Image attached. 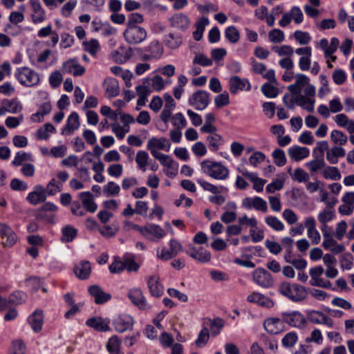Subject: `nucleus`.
Returning a JSON list of instances; mask_svg holds the SVG:
<instances>
[{
    "label": "nucleus",
    "instance_id": "obj_62",
    "mask_svg": "<svg viewBox=\"0 0 354 354\" xmlns=\"http://www.w3.org/2000/svg\"><path fill=\"white\" fill-rule=\"evenodd\" d=\"M144 21V17L138 12H133L129 15L127 26H138V24Z\"/></svg>",
    "mask_w": 354,
    "mask_h": 354
},
{
    "label": "nucleus",
    "instance_id": "obj_19",
    "mask_svg": "<svg viewBox=\"0 0 354 354\" xmlns=\"http://www.w3.org/2000/svg\"><path fill=\"white\" fill-rule=\"evenodd\" d=\"M247 301L250 303L257 304L261 307L268 308H272L274 306V301L272 299L266 297L261 293L254 292L247 297Z\"/></svg>",
    "mask_w": 354,
    "mask_h": 354
},
{
    "label": "nucleus",
    "instance_id": "obj_59",
    "mask_svg": "<svg viewBox=\"0 0 354 354\" xmlns=\"http://www.w3.org/2000/svg\"><path fill=\"white\" fill-rule=\"evenodd\" d=\"M74 37L68 32H62L61 34V41L59 44L61 48H68L71 47L74 44Z\"/></svg>",
    "mask_w": 354,
    "mask_h": 354
},
{
    "label": "nucleus",
    "instance_id": "obj_31",
    "mask_svg": "<svg viewBox=\"0 0 354 354\" xmlns=\"http://www.w3.org/2000/svg\"><path fill=\"white\" fill-rule=\"evenodd\" d=\"M206 141L209 149L212 152L217 151L220 146L223 145L224 143L222 136L218 133L209 135L206 138Z\"/></svg>",
    "mask_w": 354,
    "mask_h": 354
},
{
    "label": "nucleus",
    "instance_id": "obj_22",
    "mask_svg": "<svg viewBox=\"0 0 354 354\" xmlns=\"http://www.w3.org/2000/svg\"><path fill=\"white\" fill-rule=\"evenodd\" d=\"M80 127V118L77 112H72L68 117L66 124L62 129V134L68 136Z\"/></svg>",
    "mask_w": 354,
    "mask_h": 354
},
{
    "label": "nucleus",
    "instance_id": "obj_16",
    "mask_svg": "<svg viewBox=\"0 0 354 354\" xmlns=\"http://www.w3.org/2000/svg\"><path fill=\"white\" fill-rule=\"evenodd\" d=\"M63 71L66 73L73 74V76H82L86 70L84 66L80 64L76 59H71L63 63Z\"/></svg>",
    "mask_w": 354,
    "mask_h": 354
},
{
    "label": "nucleus",
    "instance_id": "obj_27",
    "mask_svg": "<svg viewBox=\"0 0 354 354\" xmlns=\"http://www.w3.org/2000/svg\"><path fill=\"white\" fill-rule=\"evenodd\" d=\"M128 297L133 304L138 306L140 309L146 308L147 303L140 289L135 288L130 290L128 293Z\"/></svg>",
    "mask_w": 354,
    "mask_h": 354
},
{
    "label": "nucleus",
    "instance_id": "obj_13",
    "mask_svg": "<svg viewBox=\"0 0 354 354\" xmlns=\"http://www.w3.org/2000/svg\"><path fill=\"white\" fill-rule=\"evenodd\" d=\"M242 206L247 209L254 208L262 212H266L268 210L266 201L259 196H255L254 198L246 197L243 198Z\"/></svg>",
    "mask_w": 354,
    "mask_h": 354
},
{
    "label": "nucleus",
    "instance_id": "obj_6",
    "mask_svg": "<svg viewBox=\"0 0 354 354\" xmlns=\"http://www.w3.org/2000/svg\"><path fill=\"white\" fill-rule=\"evenodd\" d=\"M210 102V93L204 90H198L192 94L188 103L196 110L203 111Z\"/></svg>",
    "mask_w": 354,
    "mask_h": 354
},
{
    "label": "nucleus",
    "instance_id": "obj_30",
    "mask_svg": "<svg viewBox=\"0 0 354 354\" xmlns=\"http://www.w3.org/2000/svg\"><path fill=\"white\" fill-rule=\"evenodd\" d=\"M166 46L170 49H176L183 43V37L180 34L169 33L164 39Z\"/></svg>",
    "mask_w": 354,
    "mask_h": 354
},
{
    "label": "nucleus",
    "instance_id": "obj_28",
    "mask_svg": "<svg viewBox=\"0 0 354 354\" xmlns=\"http://www.w3.org/2000/svg\"><path fill=\"white\" fill-rule=\"evenodd\" d=\"M309 154L310 151L307 147L295 145L288 149L290 158L295 161H299L306 158Z\"/></svg>",
    "mask_w": 354,
    "mask_h": 354
},
{
    "label": "nucleus",
    "instance_id": "obj_41",
    "mask_svg": "<svg viewBox=\"0 0 354 354\" xmlns=\"http://www.w3.org/2000/svg\"><path fill=\"white\" fill-rule=\"evenodd\" d=\"M62 189V184L52 178L48 183L46 188H44L46 195L54 196Z\"/></svg>",
    "mask_w": 354,
    "mask_h": 354
},
{
    "label": "nucleus",
    "instance_id": "obj_1",
    "mask_svg": "<svg viewBox=\"0 0 354 354\" xmlns=\"http://www.w3.org/2000/svg\"><path fill=\"white\" fill-rule=\"evenodd\" d=\"M279 292L294 302L304 301L308 295L307 289L298 283L291 284L289 282H282L278 289Z\"/></svg>",
    "mask_w": 354,
    "mask_h": 354
},
{
    "label": "nucleus",
    "instance_id": "obj_11",
    "mask_svg": "<svg viewBox=\"0 0 354 354\" xmlns=\"http://www.w3.org/2000/svg\"><path fill=\"white\" fill-rule=\"evenodd\" d=\"M229 90L232 94H236L239 91H249L251 90V84L248 79H241L234 75L229 80Z\"/></svg>",
    "mask_w": 354,
    "mask_h": 354
},
{
    "label": "nucleus",
    "instance_id": "obj_33",
    "mask_svg": "<svg viewBox=\"0 0 354 354\" xmlns=\"http://www.w3.org/2000/svg\"><path fill=\"white\" fill-rule=\"evenodd\" d=\"M196 182L200 186L205 190L208 191L214 194H218L223 192H227L228 189L226 187L220 186L217 187L203 179L198 178L196 180Z\"/></svg>",
    "mask_w": 354,
    "mask_h": 354
},
{
    "label": "nucleus",
    "instance_id": "obj_57",
    "mask_svg": "<svg viewBox=\"0 0 354 354\" xmlns=\"http://www.w3.org/2000/svg\"><path fill=\"white\" fill-rule=\"evenodd\" d=\"M292 178L299 183H306L309 180L310 177L308 174L303 169L297 167L295 169L294 174L292 176Z\"/></svg>",
    "mask_w": 354,
    "mask_h": 354
},
{
    "label": "nucleus",
    "instance_id": "obj_55",
    "mask_svg": "<svg viewBox=\"0 0 354 354\" xmlns=\"http://www.w3.org/2000/svg\"><path fill=\"white\" fill-rule=\"evenodd\" d=\"M144 230L146 233L151 234L158 239L162 238L165 236L163 229L158 225H151L149 227H145Z\"/></svg>",
    "mask_w": 354,
    "mask_h": 354
},
{
    "label": "nucleus",
    "instance_id": "obj_63",
    "mask_svg": "<svg viewBox=\"0 0 354 354\" xmlns=\"http://www.w3.org/2000/svg\"><path fill=\"white\" fill-rule=\"evenodd\" d=\"M306 166L309 168L311 172H315L319 169L324 167L325 162L324 158H317L306 163Z\"/></svg>",
    "mask_w": 354,
    "mask_h": 354
},
{
    "label": "nucleus",
    "instance_id": "obj_64",
    "mask_svg": "<svg viewBox=\"0 0 354 354\" xmlns=\"http://www.w3.org/2000/svg\"><path fill=\"white\" fill-rule=\"evenodd\" d=\"M63 80L62 74L59 71L53 72L49 77V83L53 88H57Z\"/></svg>",
    "mask_w": 354,
    "mask_h": 354
},
{
    "label": "nucleus",
    "instance_id": "obj_17",
    "mask_svg": "<svg viewBox=\"0 0 354 354\" xmlns=\"http://www.w3.org/2000/svg\"><path fill=\"white\" fill-rule=\"evenodd\" d=\"M204 327H207L210 330L212 337L218 335L225 326V321L220 317L214 319L206 317L204 319Z\"/></svg>",
    "mask_w": 354,
    "mask_h": 354
},
{
    "label": "nucleus",
    "instance_id": "obj_5",
    "mask_svg": "<svg viewBox=\"0 0 354 354\" xmlns=\"http://www.w3.org/2000/svg\"><path fill=\"white\" fill-rule=\"evenodd\" d=\"M283 323L288 326L297 328H305L307 326L306 317L299 311L292 310L281 313Z\"/></svg>",
    "mask_w": 354,
    "mask_h": 354
},
{
    "label": "nucleus",
    "instance_id": "obj_32",
    "mask_svg": "<svg viewBox=\"0 0 354 354\" xmlns=\"http://www.w3.org/2000/svg\"><path fill=\"white\" fill-rule=\"evenodd\" d=\"M24 75L26 77V80H24L25 86H32L39 82V74L32 69L24 67Z\"/></svg>",
    "mask_w": 354,
    "mask_h": 354
},
{
    "label": "nucleus",
    "instance_id": "obj_12",
    "mask_svg": "<svg viewBox=\"0 0 354 354\" xmlns=\"http://www.w3.org/2000/svg\"><path fill=\"white\" fill-rule=\"evenodd\" d=\"M88 292L94 299L96 304L102 305L111 299V295L103 291L98 285H91L88 288Z\"/></svg>",
    "mask_w": 354,
    "mask_h": 354
},
{
    "label": "nucleus",
    "instance_id": "obj_36",
    "mask_svg": "<svg viewBox=\"0 0 354 354\" xmlns=\"http://www.w3.org/2000/svg\"><path fill=\"white\" fill-rule=\"evenodd\" d=\"M78 231L71 225H66L62 229L61 241L63 243L72 242L77 236Z\"/></svg>",
    "mask_w": 354,
    "mask_h": 354
},
{
    "label": "nucleus",
    "instance_id": "obj_14",
    "mask_svg": "<svg viewBox=\"0 0 354 354\" xmlns=\"http://www.w3.org/2000/svg\"><path fill=\"white\" fill-rule=\"evenodd\" d=\"M170 147L171 142L165 137H161L160 138L153 137L149 140L147 145V149L149 150L151 153V151H153V153H159L157 149L168 152L169 151Z\"/></svg>",
    "mask_w": 354,
    "mask_h": 354
},
{
    "label": "nucleus",
    "instance_id": "obj_50",
    "mask_svg": "<svg viewBox=\"0 0 354 354\" xmlns=\"http://www.w3.org/2000/svg\"><path fill=\"white\" fill-rule=\"evenodd\" d=\"M331 140L339 145H344L347 142V136L342 131L339 130H333L330 133Z\"/></svg>",
    "mask_w": 354,
    "mask_h": 354
},
{
    "label": "nucleus",
    "instance_id": "obj_52",
    "mask_svg": "<svg viewBox=\"0 0 354 354\" xmlns=\"http://www.w3.org/2000/svg\"><path fill=\"white\" fill-rule=\"evenodd\" d=\"M335 216L334 212L331 210H328L326 209H324L318 214V221L323 224V227L322 228H325L327 227L326 223L332 221Z\"/></svg>",
    "mask_w": 354,
    "mask_h": 354
},
{
    "label": "nucleus",
    "instance_id": "obj_25",
    "mask_svg": "<svg viewBox=\"0 0 354 354\" xmlns=\"http://www.w3.org/2000/svg\"><path fill=\"white\" fill-rule=\"evenodd\" d=\"M73 270L78 279L86 280L88 279L91 272V263L88 261H82L75 266Z\"/></svg>",
    "mask_w": 354,
    "mask_h": 354
},
{
    "label": "nucleus",
    "instance_id": "obj_45",
    "mask_svg": "<svg viewBox=\"0 0 354 354\" xmlns=\"http://www.w3.org/2000/svg\"><path fill=\"white\" fill-rule=\"evenodd\" d=\"M314 100L306 97L304 95L297 96V104L309 112H313L314 111Z\"/></svg>",
    "mask_w": 354,
    "mask_h": 354
},
{
    "label": "nucleus",
    "instance_id": "obj_46",
    "mask_svg": "<svg viewBox=\"0 0 354 354\" xmlns=\"http://www.w3.org/2000/svg\"><path fill=\"white\" fill-rule=\"evenodd\" d=\"M84 50L95 56L100 49V44L96 39H92L90 41H83Z\"/></svg>",
    "mask_w": 354,
    "mask_h": 354
},
{
    "label": "nucleus",
    "instance_id": "obj_49",
    "mask_svg": "<svg viewBox=\"0 0 354 354\" xmlns=\"http://www.w3.org/2000/svg\"><path fill=\"white\" fill-rule=\"evenodd\" d=\"M266 224L276 231H281L284 229L283 223L276 216H268L266 217Z\"/></svg>",
    "mask_w": 354,
    "mask_h": 354
},
{
    "label": "nucleus",
    "instance_id": "obj_8",
    "mask_svg": "<svg viewBox=\"0 0 354 354\" xmlns=\"http://www.w3.org/2000/svg\"><path fill=\"white\" fill-rule=\"evenodd\" d=\"M185 252L190 257L202 263L209 262L212 257L210 252L201 246L196 247L191 244L187 246Z\"/></svg>",
    "mask_w": 354,
    "mask_h": 354
},
{
    "label": "nucleus",
    "instance_id": "obj_2",
    "mask_svg": "<svg viewBox=\"0 0 354 354\" xmlns=\"http://www.w3.org/2000/svg\"><path fill=\"white\" fill-rule=\"evenodd\" d=\"M201 166L203 173L216 180H225L229 176V169L220 162L205 160Z\"/></svg>",
    "mask_w": 354,
    "mask_h": 354
},
{
    "label": "nucleus",
    "instance_id": "obj_35",
    "mask_svg": "<svg viewBox=\"0 0 354 354\" xmlns=\"http://www.w3.org/2000/svg\"><path fill=\"white\" fill-rule=\"evenodd\" d=\"M52 109L50 102L43 103L35 113L31 115V120L35 122H40L43 120L44 116L48 114Z\"/></svg>",
    "mask_w": 354,
    "mask_h": 354
},
{
    "label": "nucleus",
    "instance_id": "obj_4",
    "mask_svg": "<svg viewBox=\"0 0 354 354\" xmlns=\"http://www.w3.org/2000/svg\"><path fill=\"white\" fill-rule=\"evenodd\" d=\"M123 35L128 44H138L146 39L147 32L141 26H127Z\"/></svg>",
    "mask_w": 354,
    "mask_h": 354
},
{
    "label": "nucleus",
    "instance_id": "obj_42",
    "mask_svg": "<svg viewBox=\"0 0 354 354\" xmlns=\"http://www.w3.org/2000/svg\"><path fill=\"white\" fill-rule=\"evenodd\" d=\"M225 37L231 43H237L240 39V33L234 26H230L225 28Z\"/></svg>",
    "mask_w": 354,
    "mask_h": 354
},
{
    "label": "nucleus",
    "instance_id": "obj_51",
    "mask_svg": "<svg viewBox=\"0 0 354 354\" xmlns=\"http://www.w3.org/2000/svg\"><path fill=\"white\" fill-rule=\"evenodd\" d=\"M272 156L274 162L279 167H283L286 163V157L284 151L281 149H276L273 151Z\"/></svg>",
    "mask_w": 354,
    "mask_h": 354
},
{
    "label": "nucleus",
    "instance_id": "obj_20",
    "mask_svg": "<svg viewBox=\"0 0 354 354\" xmlns=\"http://www.w3.org/2000/svg\"><path fill=\"white\" fill-rule=\"evenodd\" d=\"M32 10L31 18L34 24L43 22L46 19V13L42 8L39 0H30Z\"/></svg>",
    "mask_w": 354,
    "mask_h": 354
},
{
    "label": "nucleus",
    "instance_id": "obj_56",
    "mask_svg": "<svg viewBox=\"0 0 354 354\" xmlns=\"http://www.w3.org/2000/svg\"><path fill=\"white\" fill-rule=\"evenodd\" d=\"M269 40L273 43H281L284 40L283 32L277 28L270 30L268 33Z\"/></svg>",
    "mask_w": 354,
    "mask_h": 354
},
{
    "label": "nucleus",
    "instance_id": "obj_40",
    "mask_svg": "<svg viewBox=\"0 0 354 354\" xmlns=\"http://www.w3.org/2000/svg\"><path fill=\"white\" fill-rule=\"evenodd\" d=\"M210 333L207 327H203L199 332L198 337L195 341L196 346L198 348L204 347L209 339Z\"/></svg>",
    "mask_w": 354,
    "mask_h": 354
},
{
    "label": "nucleus",
    "instance_id": "obj_58",
    "mask_svg": "<svg viewBox=\"0 0 354 354\" xmlns=\"http://www.w3.org/2000/svg\"><path fill=\"white\" fill-rule=\"evenodd\" d=\"M214 103L216 108L219 109L230 104V97L227 92L221 93L215 97Z\"/></svg>",
    "mask_w": 354,
    "mask_h": 354
},
{
    "label": "nucleus",
    "instance_id": "obj_21",
    "mask_svg": "<svg viewBox=\"0 0 354 354\" xmlns=\"http://www.w3.org/2000/svg\"><path fill=\"white\" fill-rule=\"evenodd\" d=\"M147 286L151 296L160 297L164 292V286L160 281L158 276H150L147 280Z\"/></svg>",
    "mask_w": 354,
    "mask_h": 354
},
{
    "label": "nucleus",
    "instance_id": "obj_15",
    "mask_svg": "<svg viewBox=\"0 0 354 354\" xmlns=\"http://www.w3.org/2000/svg\"><path fill=\"white\" fill-rule=\"evenodd\" d=\"M0 239L1 244L4 247H10L13 245L17 241L16 234L10 227L3 223H0Z\"/></svg>",
    "mask_w": 354,
    "mask_h": 354
},
{
    "label": "nucleus",
    "instance_id": "obj_26",
    "mask_svg": "<svg viewBox=\"0 0 354 354\" xmlns=\"http://www.w3.org/2000/svg\"><path fill=\"white\" fill-rule=\"evenodd\" d=\"M82 206L89 212L93 213L97 210V205L94 201L93 196L90 192H83L79 194Z\"/></svg>",
    "mask_w": 354,
    "mask_h": 354
},
{
    "label": "nucleus",
    "instance_id": "obj_18",
    "mask_svg": "<svg viewBox=\"0 0 354 354\" xmlns=\"http://www.w3.org/2000/svg\"><path fill=\"white\" fill-rule=\"evenodd\" d=\"M282 317H268L263 322L265 330L270 334H278L282 330L283 326Z\"/></svg>",
    "mask_w": 354,
    "mask_h": 354
},
{
    "label": "nucleus",
    "instance_id": "obj_37",
    "mask_svg": "<svg viewBox=\"0 0 354 354\" xmlns=\"http://www.w3.org/2000/svg\"><path fill=\"white\" fill-rule=\"evenodd\" d=\"M120 227L118 223H113L111 225H106L99 227L98 230L102 236L105 238H112L118 232Z\"/></svg>",
    "mask_w": 354,
    "mask_h": 354
},
{
    "label": "nucleus",
    "instance_id": "obj_44",
    "mask_svg": "<svg viewBox=\"0 0 354 354\" xmlns=\"http://www.w3.org/2000/svg\"><path fill=\"white\" fill-rule=\"evenodd\" d=\"M323 176L326 179H330L333 180H338L341 178L342 176L341 174L336 167H327L324 171H323Z\"/></svg>",
    "mask_w": 354,
    "mask_h": 354
},
{
    "label": "nucleus",
    "instance_id": "obj_48",
    "mask_svg": "<svg viewBox=\"0 0 354 354\" xmlns=\"http://www.w3.org/2000/svg\"><path fill=\"white\" fill-rule=\"evenodd\" d=\"M120 191V186L115 182L110 181L103 187V193L106 196H117L119 194Z\"/></svg>",
    "mask_w": 354,
    "mask_h": 354
},
{
    "label": "nucleus",
    "instance_id": "obj_10",
    "mask_svg": "<svg viewBox=\"0 0 354 354\" xmlns=\"http://www.w3.org/2000/svg\"><path fill=\"white\" fill-rule=\"evenodd\" d=\"M170 26L180 32L187 31L191 25V21L189 17L183 13H176L169 19Z\"/></svg>",
    "mask_w": 354,
    "mask_h": 354
},
{
    "label": "nucleus",
    "instance_id": "obj_24",
    "mask_svg": "<svg viewBox=\"0 0 354 354\" xmlns=\"http://www.w3.org/2000/svg\"><path fill=\"white\" fill-rule=\"evenodd\" d=\"M28 323L35 333L41 330L44 324L43 311L35 310L28 318Z\"/></svg>",
    "mask_w": 354,
    "mask_h": 354
},
{
    "label": "nucleus",
    "instance_id": "obj_39",
    "mask_svg": "<svg viewBox=\"0 0 354 354\" xmlns=\"http://www.w3.org/2000/svg\"><path fill=\"white\" fill-rule=\"evenodd\" d=\"M123 263L124 270L129 272H136L140 268V265L135 261L133 255H125L123 258Z\"/></svg>",
    "mask_w": 354,
    "mask_h": 354
},
{
    "label": "nucleus",
    "instance_id": "obj_23",
    "mask_svg": "<svg viewBox=\"0 0 354 354\" xmlns=\"http://www.w3.org/2000/svg\"><path fill=\"white\" fill-rule=\"evenodd\" d=\"M86 324L99 332L110 330L109 321H106L102 317H93L86 321Z\"/></svg>",
    "mask_w": 354,
    "mask_h": 354
},
{
    "label": "nucleus",
    "instance_id": "obj_60",
    "mask_svg": "<svg viewBox=\"0 0 354 354\" xmlns=\"http://www.w3.org/2000/svg\"><path fill=\"white\" fill-rule=\"evenodd\" d=\"M294 37L301 45L308 44L311 39V37L308 32L301 30H296L294 32Z\"/></svg>",
    "mask_w": 354,
    "mask_h": 354
},
{
    "label": "nucleus",
    "instance_id": "obj_47",
    "mask_svg": "<svg viewBox=\"0 0 354 354\" xmlns=\"http://www.w3.org/2000/svg\"><path fill=\"white\" fill-rule=\"evenodd\" d=\"M263 94L269 98H274L278 95L279 91L277 87L270 83H265L261 87Z\"/></svg>",
    "mask_w": 354,
    "mask_h": 354
},
{
    "label": "nucleus",
    "instance_id": "obj_34",
    "mask_svg": "<svg viewBox=\"0 0 354 354\" xmlns=\"http://www.w3.org/2000/svg\"><path fill=\"white\" fill-rule=\"evenodd\" d=\"M105 96L107 98L116 97L119 95V84L115 78H110L106 82Z\"/></svg>",
    "mask_w": 354,
    "mask_h": 354
},
{
    "label": "nucleus",
    "instance_id": "obj_9",
    "mask_svg": "<svg viewBox=\"0 0 354 354\" xmlns=\"http://www.w3.org/2000/svg\"><path fill=\"white\" fill-rule=\"evenodd\" d=\"M254 281L259 286L268 288L273 286L274 279L272 274L266 269L259 268L252 273Z\"/></svg>",
    "mask_w": 354,
    "mask_h": 354
},
{
    "label": "nucleus",
    "instance_id": "obj_61",
    "mask_svg": "<svg viewBox=\"0 0 354 354\" xmlns=\"http://www.w3.org/2000/svg\"><path fill=\"white\" fill-rule=\"evenodd\" d=\"M149 158L148 153L145 151H138L136 157V162L138 164V167L145 171V167L147 163V160Z\"/></svg>",
    "mask_w": 354,
    "mask_h": 354
},
{
    "label": "nucleus",
    "instance_id": "obj_53",
    "mask_svg": "<svg viewBox=\"0 0 354 354\" xmlns=\"http://www.w3.org/2000/svg\"><path fill=\"white\" fill-rule=\"evenodd\" d=\"M328 148V143L327 141H319L317 142L316 147L313 149V155L315 158H323L324 156V151Z\"/></svg>",
    "mask_w": 354,
    "mask_h": 354
},
{
    "label": "nucleus",
    "instance_id": "obj_29",
    "mask_svg": "<svg viewBox=\"0 0 354 354\" xmlns=\"http://www.w3.org/2000/svg\"><path fill=\"white\" fill-rule=\"evenodd\" d=\"M46 198L44 187L41 185L35 187V191L30 192L26 199L33 205H37L41 202H44Z\"/></svg>",
    "mask_w": 354,
    "mask_h": 354
},
{
    "label": "nucleus",
    "instance_id": "obj_38",
    "mask_svg": "<svg viewBox=\"0 0 354 354\" xmlns=\"http://www.w3.org/2000/svg\"><path fill=\"white\" fill-rule=\"evenodd\" d=\"M120 341L117 336L111 337L106 343V347L110 354H124L120 349Z\"/></svg>",
    "mask_w": 354,
    "mask_h": 354
},
{
    "label": "nucleus",
    "instance_id": "obj_7",
    "mask_svg": "<svg viewBox=\"0 0 354 354\" xmlns=\"http://www.w3.org/2000/svg\"><path fill=\"white\" fill-rule=\"evenodd\" d=\"M134 319L127 314H120L113 320V326L118 333H124L133 329Z\"/></svg>",
    "mask_w": 354,
    "mask_h": 354
},
{
    "label": "nucleus",
    "instance_id": "obj_3",
    "mask_svg": "<svg viewBox=\"0 0 354 354\" xmlns=\"http://www.w3.org/2000/svg\"><path fill=\"white\" fill-rule=\"evenodd\" d=\"M136 50L140 59L144 62L160 59L164 51L162 44L158 40H153L147 46L138 48Z\"/></svg>",
    "mask_w": 354,
    "mask_h": 354
},
{
    "label": "nucleus",
    "instance_id": "obj_54",
    "mask_svg": "<svg viewBox=\"0 0 354 354\" xmlns=\"http://www.w3.org/2000/svg\"><path fill=\"white\" fill-rule=\"evenodd\" d=\"M323 313L318 310H308L306 312V319L307 322L315 324H320L322 323Z\"/></svg>",
    "mask_w": 354,
    "mask_h": 354
},
{
    "label": "nucleus",
    "instance_id": "obj_43",
    "mask_svg": "<svg viewBox=\"0 0 354 354\" xmlns=\"http://www.w3.org/2000/svg\"><path fill=\"white\" fill-rule=\"evenodd\" d=\"M151 155L158 160L160 164L166 167L167 169H172L174 160L171 156L162 153H153V151H151Z\"/></svg>",
    "mask_w": 354,
    "mask_h": 354
}]
</instances>
